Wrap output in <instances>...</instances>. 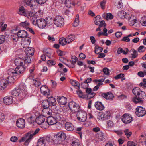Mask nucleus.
Wrapping results in <instances>:
<instances>
[{
    "mask_svg": "<svg viewBox=\"0 0 146 146\" xmlns=\"http://www.w3.org/2000/svg\"><path fill=\"white\" fill-rule=\"evenodd\" d=\"M11 94L13 96H17L20 95V96L22 97V94L18 89L12 90Z\"/></svg>",
    "mask_w": 146,
    "mask_h": 146,
    "instance_id": "nucleus-33",
    "label": "nucleus"
},
{
    "mask_svg": "<svg viewBox=\"0 0 146 146\" xmlns=\"http://www.w3.org/2000/svg\"><path fill=\"white\" fill-rule=\"evenodd\" d=\"M47 122L50 125H52L56 124L57 121L53 116H49L48 117Z\"/></svg>",
    "mask_w": 146,
    "mask_h": 146,
    "instance_id": "nucleus-29",
    "label": "nucleus"
},
{
    "mask_svg": "<svg viewBox=\"0 0 146 146\" xmlns=\"http://www.w3.org/2000/svg\"><path fill=\"white\" fill-rule=\"evenodd\" d=\"M9 84L6 80L3 79L0 81V90H4L8 86Z\"/></svg>",
    "mask_w": 146,
    "mask_h": 146,
    "instance_id": "nucleus-24",
    "label": "nucleus"
},
{
    "mask_svg": "<svg viewBox=\"0 0 146 146\" xmlns=\"http://www.w3.org/2000/svg\"><path fill=\"white\" fill-rule=\"evenodd\" d=\"M29 23L27 21L24 22H21L20 23V26L23 28H25L26 29L29 26Z\"/></svg>",
    "mask_w": 146,
    "mask_h": 146,
    "instance_id": "nucleus-39",
    "label": "nucleus"
},
{
    "mask_svg": "<svg viewBox=\"0 0 146 146\" xmlns=\"http://www.w3.org/2000/svg\"><path fill=\"white\" fill-rule=\"evenodd\" d=\"M140 23L143 26H146V17H143L142 18Z\"/></svg>",
    "mask_w": 146,
    "mask_h": 146,
    "instance_id": "nucleus-54",
    "label": "nucleus"
},
{
    "mask_svg": "<svg viewBox=\"0 0 146 146\" xmlns=\"http://www.w3.org/2000/svg\"><path fill=\"white\" fill-rule=\"evenodd\" d=\"M54 137H66V134L64 132L60 131L54 134Z\"/></svg>",
    "mask_w": 146,
    "mask_h": 146,
    "instance_id": "nucleus-37",
    "label": "nucleus"
},
{
    "mask_svg": "<svg viewBox=\"0 0 146 146\" xmlns=\"http://www.w3.org/2000/svg\"><path fill=\"white\" fill-rule=\"evenodd\" d=\"M94 52L96 54H98L101 52L103 50V48L98 46H96L95 47Z\"/></svg>",
    "mask_w": 146,
    "mask_h": 146,
    "instance_id": "nucleus-44",
    "label": "nucleus"
},
{
    "mask_svg": "<svg viewBox=\"0 0 146 146\" xmlns=\"http://www.w3.org/2000/svg\"><path fill=\"white\" fill-rule=\"evenodd\" d=\"M38 26L40 28H44L46 26V22L45 19L41 18L36 21Z\"/></svg>",
    "mask_w": 146,
    "mask_h": 146,
    "instance_id": "nucleus-12",
    "label": "nucleus"
},
{
    "mask_svg": "<svg viewBox=\"0 0 146 146\" xmlns=\"http://www.w3.org/2000/svg\"><path fill=\"white\" fill-rule=\"evenodd\" d=\"M65 129L68 131H72L74 129V127L72 124L70 122H67L65 125Z\"/></svg>",
    "mask_w": 146,
    "mask_h": 146,
    "instance_id": "nucleus-25",
    "label": "nucleus"
},
{
    "mask_svg": "<svg viewBox=\"0 0 146 146\" xmlns=\"http://www.w3.org/2000/svg\"><path fill=\"white\" fill-rule=\"evenodd\" d=\"M70 83L76 89H79L80 84L76 80H70Z\"/></svg>",
    "mask_w": 146,
    "mask_h": 146,
    "instance_id": "nucleus-35",
    "label": "nucleus"
},
{
    "mask_svg": "<svg viewBox=\"0 0 146 146\" xmlns=\"http://www.w3.org/2000/svg\"><path fill=\"white\" fill-rule=\"evenodd\" d=\"M75 38V37L72 35H69L68 37L66 38V39L68 43L69 44L74 40Z\"/></svg>",
    "mask_w": 146,
    "mask_h": 146,
    "instance_id": "nucleus-36",
    "label": "nucleus"
},
{
    "mask_svg": "<svg viewBox=\"0 0 146 146\" xmlns=\"http://www.w3.org/2000/svg\"><path fill=\"white\" fill-rule=\"evenodd\" d=\"M37 13H36L35 15L34 13L33 12L31 11H27V12L26 13V14H25V16L26 17H27L29 19H33V17H34L35 18V17L36 18V16L37 15Z\"/></svg>",
    "mask_w": 146,
    "mask_h": 146,
    "instance_id": "nucleus-27",
    "label": "nucleus"
},
{
    "mask_svg": "<svg viewBox=\"0 0 146 146\" xmlns=\"http://www.w3.org/2000/svg\"><path fill=\"white\" fill-rule=\"evenodd\" d=\"M68 106L72 112L75 113L80 110V106L75 102L71 101L69 102Z\"/></svg>",
    "mask_w": 146,
    "mask_h": 146,
    "instance_id": "nucleus-4",
    "label": "nucleus"
},
{
    "mask_svg": "<svg viewBox=\"0 0 146 146\" xmlns=\"http://www.w3.org/2000/svg\"><path fill=\"white\" fill-rule=\"evenodd\" d=\"M31 42V39L30 38H28L25 40L23 41L21 43V45L24 48H28L30 43Z\"/></svg>",
    "mask_w": 146,
    "mask_h": 146,
    "instance_id": "nucleus-26",
    "label": "nucleus"
},
{
    "mask_svg": "<svg viewBox=\"0 0 146 146\" xmlns=\"http://www.w3.org/2000/svg\"><path fill=\"white\" fill-rule=\"evenodd\" d=\"M77 114L78 119L80 121L84 122L86 120L87 117V113L83 111H79Z\"/></svg>",
    "mask_w": 146,
    "mask_h": 146,
    "instance_id": "nucleus-6",
    "label": "nucleus"
},
{
    "mask_svg": "<svg viewBox=\"0 0 146 146\" xmlns=\"http://www.w3.org/2000/svg\"><path fill=\"white\" fill-rule=\"evenodd\" d=\"M17 126L20 128H23L25 127V120L22 118L18 119L16 121Z\"/></svg>",
    "mask_w": 146,
    "mask_h": 146,
    "instance_id": "nucleus-17",
    "label": "nucleus"
},
{
    "mask_svg": "<svg viewBox=\"0 0 146 146\" xmlns=\"http://www.w3.org/2000/svg\"><path fill=\"white\" fill-rule=\"evenodd\" d=\"M27 12V10L25 9L24 7L23 6L20 7L19 9L18 13L21 15L25 16L26 13Z\"/></svg>",
    "mask_w": 146,
    "mask_h": 146,
    "instance_id": "nucleus-32",
    "label": "nucleus"
},
{
    "mask_svg": "<svg viewBox=\"0 0 146 146\" xmlns=\"http://www.w3.org/2000/svg\"><path fill=\"white\" fill-rule=\"evenodd\" d=\"M113 123L112 121L109 120L107 121V128H111L113 127Z\"/></svg>",
    "mask_w": 146,
    "mask_h": 146,
    "instance_id": "nucleus-55",
    "label": "nucleus"
},
{
    "mask_svg": "<svg viewBox=\"0 0 146 146\" xmlns=\"http://www.w3.org/2000/svg\"><path fill=\"white\" fill-rule=\"evenodd\" d=\"M59 43L62 46L65 45L66 43H68L66 38L62 37L59 40Z\"/></svg>",
    "mask_w": 146,
    "mask_h": 146,
    "instance_id": "nucleus-41",
    "label": "nucleus"
},
{
    "mask_svg": "<svg viewBox=\"0 0 146 146\" xmlns=\"http://www.w3.org/2000/svg\"><path fill=\"white\" fill-rule=\"evenodd\" d=\"M72 61H70V63L68 64L64 63V64L68 67L70 68H73L74 67V64L78 60V58L75 56H72Z\"/></svg>",
    "mask_w": 146,
    "mask_h": 146,
    "instance_id": "nucleus-15",
    "label": "nucleus"
},
{
    "mask_svg": "<svg viewBox=\"0 0 146 146\" xmlns=\"http://www.w3.org/2000/svg\"><path fill=\"white\" fill-rule=\"evenodd\" d=\"M113 16L110 13H109L107 14L106 19L108 20H111L113 19Z\"/></svg>",
    "mask_w": 146,
    "mask_h": 146,
    "instance_id": "nucleus-59",
    "label": "nucleus"
},
{
    "mask_svg": "<svg viewBox=\"0 0 146 146\" xmlns=\"http://www.w3.org/2000/svg\"><path fill=\"white\" fill-rule=\"evenodd\" d=\"M45 120L44 117L42 115H39L37 117L36 119V122L38 125H41L43 122H44Z\"/></svg>",
    "mask_w": 146,
    "mask_h": 146,
    "instance_id": "nucleus-28",
    "label": "nucleus"
},
{
    "mask_svg": "<svg viewBox=\"0 0 146 146\" xmlns=\"http://www.w3.org/2000/svg\"><path fill=\"white\" fill-rule=\"evenodd\" d=\"M125 135L127 137H130L132 134L131 132L128 129H126L124 131Z\"/></svg>",
    "mask_w": 146,
    "mask_h": 146,
    "instance_id": "nucleus-62",
    "label": "nucleus"
},
{
    "mask_svg": "<svg viewBox=\"0 0 146 146\" xmlns=\"http://www.w3.org/2000/svg\"><path fill=\"white\" fill-rule=\"evenodd\" d=\"M45 20L46 22V25L50 26V25L52 24L54 22V19H53L52 18H46Z\"/></svg>",
    "mask_w": 146,
    "mask_h": 146,
    "instance_id": "nucleus-43",
    "label": "nucleus"
},
{
    "mask_svg": "<svg viewBox=\"0 0 146 146\" xmlns=\"http://www.w3.org/2000/svg\"><path fill=\"white\" fill-rule=\"evenodd\" d=\"M57 121V120L60 121L61 119V115L59 113H56L53 116Z\"/></svg>",
    "mask_w": 146,
    "mask_h": 146,
    "instance_id": "nucleus-48",
    "label": "nucleus"
},
{
    "mask_svg": "<svg viewBox=\"0 0 146 146\" xmlns=\"http://www.w3.org/2000/svg\"><path fill=\"white\" fill-rule=\"evenodd\" d=\"M103 72L104 73V74L106 75H110V70L106 68H103Z\"/></svg>",
    "mask_w": 146,
    "mask_h": 146,
    "instance_id": "nucleus-56",
    "label": "nucleus"
},
{
    "mask_svg": "<svg viewBox=\"0 0 146 146\" xmlns=\"http://www.w3.org/2000/svg\"><path fill=\"white\" fill-rule=\"evenodd\" d=\"M130 40V39L127 36L124 37L121 40V41H122L126 42H129Z\"/></svg>",
    "mask_w": 146,
    "mask_h": 146,
    "instance_id": "nucleus-64",
    "label": "nucleus"
},
{
    "mask_svg": "<svg viewBox=\"0 0 146 146\" xmlns=\"http://www.w3.org/2000/svg\"><path fill=\"white\" fill-rule=\"evenodd\" d=\"M31 60L30 58H29L27 59L25 58L23 59L21 58H16L15 60V64L18 66L21 65H25V64L30 63L31 62Z\"/></svg>",
    "mask_w": 146,
    "mask_h": 146,
    "instance_id": "nucleus-3",
    "label": "nucleus"
},
{
    "mask_svg": "<svg viewBox=\"0 0 146 146\" xmlns=\"http://www.w3.org/2000/svg\"><path fill=\"white\" fill-rule=\"evenodd\" d=\"M41 127L43 129H46L48 128L49 126V124L47 122H43L41 124Z\"/></svg>",
    "mask_w": 146,
    "mask_h": 146,
    "instance_id": "nucleus-50",
    "label": "nucleus"
},
{
    "mask_svg": "<svg viewBox=\"0 0 146 146\" xmlns=\"http://www.w3.org/2000/svg\"><path fill=\"white\" fill-rule=\"evenodd\" d=\"M79 23V16L78 14H77L75 19L73 26L74 27H76L78 26Z\"/></svg>",
    "mask_w": 146,
    "mask_h": 146,
    "instance_id": "nucleus-45",
    "label": "nucleus"
},
{
    "mask_svg": "<svg viewBox=\"0 0 146 146\" xmlns=\"http://www.w3.org/2000/svg\"><path fill=\"white\" fill-rule=\"evenodd\" d=\"M100 16L98 15L94 18V22L95 25H98L99 24L98 22L100 21Z\"/></svg>",
    "mask_w": 146,
    "mask_h": 146,
    "instance_id": "nucleus-51",
    "label": "nucleus"
},
{
    "mask_svg": "<svg viewBox=\"0 0 146 146\" xmlns=\"http://www.w3.org/2000/svg\"><path fill=\"white\" fill-rule=\"evenodd\" d=\"M27 32L24 30L19 31L17 33V36L20 38H24L27 37Z\"/></svg>",
    "mask_w": 146,
    "mask_h": 146,
    "instance_id": "nucleus-22",
    "label": "nucleus"
},
{
    "mask_svg": "<svg viewBox=\"0 0 146 146\" xmlns=\"http://www.w3.org/2000/svg\"><path fill=\"white\" fill-rule=\"evenodd\" d=\"M121 119L125 123H129L132 121V117L130 115L125 114L122 116Z\"/></svg>",
    "mask_w": 146,
    "mask_h": 146,
    "instance_id": "nucleus-11",
    "label": "nucleus"
},
{
    "mask_svg": "<svg viewBox=\"0 0 146 146\" xmlns=\"http://www.w3.org/2000/svg\"><path fill=\"white\" fill-rule=\"evenodd\" d=\"M33 137H22L20 142H25L24 145L26 146L28 145L29 143L31 141Z\"/></svg>",
    "mask_w": 146,
    "mask_h": 146,
    "instance_id": "nucleus-30",
    "label": "nucleus"
},
{
    "mask_svg": "<svg viewBox=\"0 0 146 146\" xmlns=\"http://www.w3.org/2000/svg\"><path fill=\"white\" fill-rule=\"evenodd\" d=\"M135 114L138 117H143L146 114L145 108L141 106H138L136 109Z\"/></svg>",
    "mask_w": 146,
    "mask_h": 146,
    "instance_id": "nucleus-7",
    "label": "nucleus"
},
{
    "mask_svg": "<svg viewBox=\"0 0 146 146\" xmlns=\"http://www.w3.org/2000/svg\"><path fill=\"white\" fill-rule=\"evenodd\" d=\"M25 65H21L17 66L15 69L11 68L8 70V74L11 75L17 76L23 73L25 71L26 68Z\"/></svg>",
    "mask_w": 146,
    "mask_h": 146,
    "instance_id": "nucleus-2",
    "label": "nucleus"
},
{
    "mask_svg": "<svg viewBox=\"0 0 146 146\" xmlns=\"http://www.w3.org/2000/svg\"><path fill=\"white\" fill-rule=\"evenodd\" d=\"M44 54L49 58H50L51 55L50 50L46 48L44 49L43 51Z\"/></svg>",
    "mask_w": 146,
    "mask_h": 146,
    "instance_id": "nucleus-42",
    "label": "nucleus"
},
{
    "mask_svg": "<svg viewBox=\"0 0 146 146\" xmlns=\"http://www.w3.org/2000/svg\"><path fill=\"white\" fill-rule=\"evenodd\" d=\"M106 2V1L105 0H103L100 2V5L101 8L103 9H105V6Z\"/></svg>",
    "mask_w": 146,
    "mask_h": 146,
    "instance_id": "nucleus-63",
    "label": "nucleus"
},
{
    "mask_svg": "<svg viewBox=\"0 0 146 146\" xmlns=\"http://www.w3.org/2000/svg\"><path fill=\"white\" fill-rule=\"evenodd\" d=\"M40 91L41 94L47 97H49L50 95V92L46 85L42 86L40 88Z\"/></svg>",
    "mask_w": 146,
    "mask_h": 146,
    "instance_id": "nucleus-9",
    "label": "nucleus"
},
{
    "mask_svg": "<svg viewBox=\"0 0 146 146\" xmlns=\"http://www.w3.org/2000/svg\"><path fill=\"white\" fill-rule=\"evenodd\" d=\"M126 13L123 10H121L118 13V15L119 17L122 19L125 18V15Z\"/></svg>",
    "mask_w": 146,
    "mask_h": 146,
    "instance_id": "nucleus-46",
    "label": "nucleus"
},
{
    "mask_svg": "<svg viewBox=\"0 0 146 146\" xmlns=\"http://www.w3.org/2000/svg\"><path fill=\"white\" fill-rule=\"evenodd\" d=\"M40 129L39 128L36 129L34 131H30L25 135L24 137H33L38 133Z\"/></svg>",
    "mask_w": 146,
    "mask_h": 146,
    "instance_id": "nucleus-18",
    "label": "nucleus"
},
{
    "mask_svg": "<svg viewBox=\"0 0 146 146\" xmlns=\"http://www.w3.org/2000/svg\"><path fill=\"white\" fill-rule=\"evenodd\" d=\"M125 75L124 74L121 73L115 76L114 78L115 79L117 80L118 79L121 78L123 77Z\"/></svg>",
    "mask_w": 146,
    "mask_h": 146,
    "instance_id": "nucleus-61",
    "label": "nucleus"
},
{
    "mask_svg": "<svg viewBox=\"0 0 146 146\" xmlns=\"http://www.w3.org/2000/svg\"><path fill=\"white\" fill-rule=\"evenodd\" d=\"M102 96L106 99L110 100H113L114 97L113 94L110 92L106 93H103L102 94Z\"/></svg>",
    "mask_w": 146,
    "mask_h": 146,
    "instance_id": "nucleus-19",
    "label": "nucleus"
},
{
    "mask_svg": "<svg viewBox=\"0 0 146 146\" xmlns=\"http://www.w3.org/2000/svg\"><path fill=\"white\" fill-rule=\"evenodd\" d=\"M103 117L105 119H109L110 116V113L109 111H105L103 114Z\"/></svg>",
    "mask_w": 146,
    "mask_h": 146,
    "instance_id": "nucleus-49",
    "label": "nucleus"
},
{
    "mask_svg": "<svg viewBox=\"0 0 146 146\" xmlns=\"http://www.w3.org/2000/svg\"><path fill=\"white\" fill-rule=\"evenodd\" d=\"M95 106L96 109L100 111L103 110L105 108L104 105L101 102H96L95 104Z\"/></svg>",
    "mask_w": 146,
    "mask_h": 146,
    "instance_id": "nucleus-23",
    "label": "nucleus"
},
{
    "mask_svg": "<svg viewBox=\"0 0 146 146\" xmlns=\"http://www.w3.org/2000/svg\"><path fill=\"white\" fill-rule=\"evenodd\" d=\"M132 52L131 55L132 56V58H136L138 55L137 51L134 49H131L130 51V52Z\"/></svg>",
    "mask_w": 146,
    "mask_h": 146,
    "instance_id": "nucleus-38",
    "label": "nucleus"
},
{
    "mask_svg": "<svg viewBox=\"0 0 146 146\" xmlns=\"http://www.w3.org/2000/svg\"><path fill=\"white\" fill-rule=\"evenodd\" d=\"M96 95V93L94 92H91L89 94L86 95V98L88 99H90L93 98Z\"/></svg>",
    "mask_w": 146,
    "mask_h": 146,
    "instance_id": "nucleus-52",
    "label": "nucleus"
},
{
    "mask_svg": "<svg viewBox=\"0 0 146 146\" xmlns=\"http://www.w3.org/2000/svg\"><path fill=\"white\" fill-rule=\"evenodd\" d=\"M13 97L11 96H7L5 97L3 99L4 103L6 105H10L13 102Z\"/></svg>",
    "mask_w": 146,
    "mask_h": 146,
    "instance_id": "nucleus-20",
    "label": "nucleus"
},
{
    "mask_svg": "<svg viewBox=\"0 0 146 146\" xmlns=\"http://www.w3.org/2000/svg\"><path fill=\"white\" fill-rule=\"evenodd\" d=\"M146 48L143 46H141L138 49V51L139 52H143L145 50Z\"/></svg>",
    "mask_w": 146,
    "mask_h": 146,
    "instance_id": "nucleus-53",
    "label": "nucleus"
},
{
    "mask_svg": "<svg viewBox=\"0 0 146 146\" xmlns=\"http://www.w3.org/2000/svg\"><path fill=\"white\" fill-rule=\"evenodd\" d=\"M25 53L26 54L25 58H30L34 54V49L33 47H29L26 48L25 50Z\"/></svg>",
    "mask_w": 146,
    "mask_h": 146,
    "instance_id": "nucleus-8",
    "label": "nucleus"
},
{
    "mask_svg": "<svg viewBox=\"0 0 146 146\" xmlns=\"http://www.w3.org/2000/svg\"><path fill=\"white\" fill-rule=\"evenodd\" d=\"M35 0H23V2L27 6H29L31 9H33L36 7Z\"/></svg>",
    "mask_w": 146,
    "mask_h": 146,
    "instance_id": "nucleus-14",
    "label": "nucleus"
},
{
    "mask_svg": "<svg viewBox=\"0 0 146 146\" xmlns=\"http://www.w3.org/2000/svg\"><path fill=\"white\" fill-rule=\"evenodd\" d=\"M8 74L9 76H8L6 80L7 81L9 84H10L13 83L15 80V79L14 78V77L16 76H17L11 75L9 74H8Z\"/></svg>",
    "mask_w": 146,
    "mask_h": 146,
    "instance_id": "nucleus-31",
    "label": "nucleus"
},
{
    "mask_svg": "<svg viewBox=\"0 0 146 146\" xmlns=\"http://www.w3.org/2000/svg\"><path fill=\"white\" fill-rule=\"evenodd\" d=\"M57 101L60 105H65L67 103V99L63 96H60L57 98Z\"/></svg>",
    "mask_w": 146,
    "mask_h": 146,
    "instance_id": "nucleus-21",
    "label": "nucleus"
},
{
    "mask_svg": "<svg viewBox=\"0 0 146 146\" xmlns=\"http://www.w3.org/2000/svg\"><path fill=\"white\" fill-rule=\"evenodd\" d=\"M52 110L49 108H44L42 112V115L44 117H48L52 115Z\"/></svg>",
    "mask_w": 146,
    "mask_h": 146,
    "instance_id": "nucleus-13",
    "label": "nucleus"
},
{
    "mask_svg": "<svg viewBox=\"0 0 146 146\" xmlns=\"http://www.w3.org/2000/svg\"><path fill=\"white\" fill-rule=\"evenodd\" d=\"M44 137H40L37 141V145L38 146H45V142Z\"/></svg>",
    "mask_w": 146,
    "mask_h": 146,
    "instance_id": "nucleus-34",
    "label": "nucleus"
},
{
    "mask_svg": "<svg viewBox=\"0 0 146 146\" xmlns=\"http://www.w3.org/2000/svg\"><path fill=\"white\" fill-rule=\"evenodd\" d=\"M35 1L36 2L35 5L36 6L37 3L40 4H42L45 3L46 1V0H35Z\"/></svg>",
    "mask_w": 146,
    "mask_h": 146,
    "instance_id": "nucleus-57",
    "label": "nucleus"
},
{
    "mask_svg": "<svg viewBox=\"0 0 146 146\" xmlns=\"http://www.w3.org/2000/svg\"><path fill=\"white\" fill-rule=\"evenodd\" d=\"M52 94H50L48 98V100L50 106H52L56 105V102L55 98L52 96Z\"/></svg>",
    "mask_w": 146,
    "mask_h": 146,
    "instance_id": "nucleus-16",
    "label": "nucleus"
},
{
    "mask_svg": "<svg viewBox=\"0 0 146 146\" xmlns=\"http://www.w3.org/2000/svg\"><path fill=\"white\" fill-rule=\"evenodd\" d=\"M132 92L135 96L132 98V101L135 104L143 103V100L146 97L145 92L141 91L139 88L135 87L133 89Z\"/></svg>",
    "mask_w": 146,
    "mask_h": 146,
    "instance_id": "nucleus-1",
    "label": "nucleus"
},
{
    "mask_svg": "<svg viewBox=\"0 0 146 146\" xmlns=\"http://www.w3.org/2000/svg\"><path fill=\"white\" fill-rule=\"evenodd\" d=\"M42 106L43 109L49 108L50 106L48 100H43L42 103Z\"/></svg>",
    "mask_w": 146,
    "mask_h": 146,
    "instance_id": "nucleus-40",
    "label": "nucleus"
},
{
    "mask_svg": "<svg viewBox=\"0 0 146 146\" xmlns=\"http://www.w3.org/2000/svg\"><path fill=\"white\" fill-rule=\"evenodd\" d=\"M33 81L35 82L34 83V85L36 87H38L41 85V83L38 80H34Z\"/></svg>",
    "mask_w": 146,
    "mask_h": 146,
    "instance_id": "nucleus-60",
    "label": "nucleus"
},
{
    "mask_svg": "<svg viewBox=\"0 0 146 146\" xmlns=\"http://www.w3.org/2000/svg\"><path fill=\"white\" fill-rule=\"evenodd\" d=\"M47 64L49 66L54 65L56 64V62L52 60H50L48 61Z\"/></svg>",
    "mask_w": 146,
    "mask_h": 146,
    "instance_id": "nucleus-58",
    "label": "nucleus"
},
{
    "mask_svg": "<svg viewBox=\"0 0 146 146\" xmlns=\"http://www.w3.org/2000/svg\"><path fill=\"white\" fill-rule=\"evenodd\" d=\"M22 94V97H25L27 93V88L25 84L21 83L20 84L18 88Z\"/></svg>",
    "mask_w": 146,
    "mask_h": 146,
    "instance_id": "nucleus-10",
    "label": "nucleus"
},
{
    "mask_svg": "<svg viewBox=\"0 0 146 146\" xmlns=\"http://www.w3.org/2000/svg\"><path fill=\"white\" fill-rule=\"evenodd\" d=\"M54 23L57 27H62L64 25V19L61 16H57L54 19Z\"/></svg>",
    "mask_w": 146,
    "mask_h": 146,
    "instance_id": "nucleus-5",
    "label": "nucleus"
},
{
    "mask_svg": "<svg viewBox=\"0 0 146 146\" xmlns=\"http://www.w3.org/2000/svg\"><path fill=\"white\" fill-rule=\"evenodd\" d=\"M78 90L77 91V93L79 97L82 98H86V95L83 94L82 91L78 89Z\"/></svg>",
    "mask_w": 146,
    "mask_h": 146,
    "instance_id": "nucleus-47",
    "label": "nucleus"
}]
</instances>
